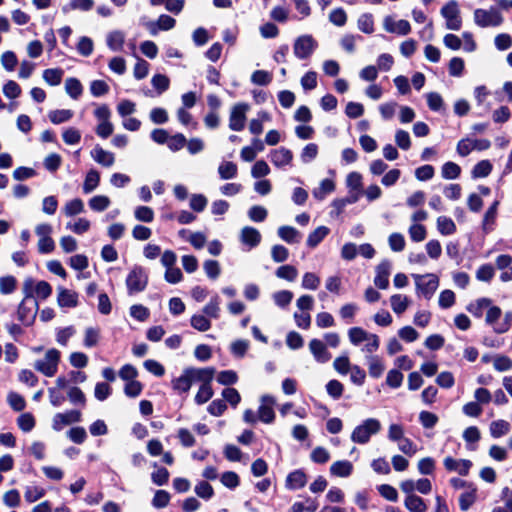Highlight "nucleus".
<instances>
[{
  "label": "nucleus",
  "instance_id": "5fc2aeb1",
  "mask_svg": "<svg viewBox=\"0 0 512 512\" xmlns=\"http://www.w3.org/2000/svg\"><path fill=\"white\" fill-rule=\"evenodd\" d=\"M492 171V164L488 160H482L478 162L473 170L472 177L473 178H483L487 177Z\"/></svg>",
  "mask_w": 512,
  "mask_h": 512
},
{
  "label": "nucleus",
  "instance_id": "4468645a",
  "mask_svg": "<svg viewBox=\"0 0 512 512\" xmlns=\"http://www.w3.org/2000/svg\"><path fill=\"white\" fill-rule=\"evenodd\" d=\"M82 414L78 410H70L64 413H57L52 419V428L61 431L65 426L81 421Z\"/></svg>",
  "mask_w": 512,
  "mask_h": 512
},
{
  "label": "nucleus",
  "instance_id": "774afa93",
  "mask_svg": "<svg viewBox=\"0 0 512 512\" xmlns=\"http://www.w3.org/2000/svg\"><path fill=\"white\" fill-rule=\"evenodd\" d=\"M353 365L350 364L348 356L342 355L335 358L333 362V368L342 375H346Z\"/></svg>",
  "mask_w": 512,
  "mask_h": 512
},
{
  "label": "nucleus",
  "instance_id": "1a4fd4ad",
  "mask_svg": "<svg viewBox=\"0 0 512 512\" xmlns=\"http://www.w3.org/2000/svg\"><path fill=\"white\" fill-rule=\"evenodd\" d=\"M318 47L317 41L312 35H301L297 37L293 44V53L297 59H308Z\"/></svg>",
  "mask_w": 512,
  "mask_h": 512
},
{
  "label": "nucleus",
  "instance_id": "0eeeda50",
  "mask_svg": "<svg viewBox=\"0 0 512 512\" xmlns=\"http://www.w3.org/2000/svg\"><path fill=\"white\" fill-rule=\"evenodd\" d=\"M23 292L26 295V299L45 300L51 296L52 287L46 281L35 282L33 279L28 278L23 283Z\"/></svg>",
  "mask_w": 512,
  "mask_h": 512
},
{
  "label": "nucleus",
  "instance_id": "0e129e2a",
  "mask_svg": "<svg viewBox=\"0 0 512 512\" xmlns=\"http://www.w3.org/2000/svg\"><path fill=\"white\" fill-rule=\"evenodd\" d=\"M267 215V209L260 205H254L248 210V217L253 222H263L267 218Z\"/></svg>",
  "mask_w": 512,
  "mask_h": 512
},
{
  "label": "nucleus",
  "instance_id": "c9c22d12",
  "mask_svg": "<svg viewBox=\"0 0 512 512\" xmlns=\"http://www.w3.org/2000/svg\"><path fill=\"white\" fill-rule=\"evenodd\" d=\"M220 298L218 295L213 296L210 301L203 307L202 312L209 318L218 319L220 316Z\"/></svg>",
  "mask_w": 512,
  "mask_h": 512
},
{
  "label": "nucleus",
  "instance_id": "f3484780",
  "mask_svg": "<svg viewBox=\"0 0 512 512\" xmlns=\"http://www.w3.org/2000/svg\"><path fill=\"white\" fill-rule=\"evenodd\" d=\"M443 465L447 471L457 472L462 476H466L472 467V462L467 459H455L448 456L444 458Z\"/></svg>",
  "mask_w": 512,
  "mask_h": 512
},
{
  "label": "nucleus",
  "instance_id": "9b49d317",
  "mask_svg": "<svg viewBox=\"0 0 512 512\" xmlns=\"http://www.w3.org/2000/svg\"><path fill=\"white\" fill-rule=\"evenodd\" d=\"M148 283V276L144 268L140 266L134 267L126 278V286L129 294L143 291Z\"/></svg>",
  "mask_w": 512,
  "mask_h": 512
},
{
  "label": "nucleus",
  "instance_id": "a878e982",
  "mask_svg": "<svg viewBox=\"0 0 512 512\" xmlns=\"http://www.w3.org/2000/svg\"><path fill=\"white\" fill-rule=\"evenodd\" d=\"M353 464L348 460H339L332 463L330 466V473L333 476L346 478L353 472Z\"/></svg>",
  "mask_w": 512,
  "mask_h": 512
},
{
  "label": "nucleus",
  "instance_id": "a211bd4d",
  "mask_svg": "<svg viewBox=\"0 0 512 512\" xmlns=\"http://www.w3.org/2000/svg\"><path fill=\"white\" fill-rule=\"evenodd\" d=\"M239 239L243 245H246L249 249H252L260 244L262 236L256 228L245 226L240 231Z\"/></svg>",
  "mask_w": 512,
  "mask_h": 512
},
{
  "label": "nucleus",
  "instance_id": "2eb2a0df",
  "mask_svg": "<svg viewBox=\"0 0 512 512\" xmlns=\"http://www.w3.org/2000/svg\"><path fill=\"white\" fill-rule=\"evenodd\" d=\"M383 28L389 33L405 36L411 32V25L407 20H395L392 16H386L383 20Z\"/></svg>",
  "mask_w": 512,
  "mask_h": 512
},
{
  "label": "nucleus",
  "instance_id": "39448f33",
  "mask_svg": "<svg viewBox=\"0 0 512 512\" xmlns=\"http://www.w3.org/2000/svg\"><path fill=\"white\" fill-rule=\"evenodd\" d=\"M441 16L445 19L446 28L459 31L462 27V18L459 4L456 0H450L442 6Z\"/></svg>",
  "mask_w": 512,
  "mask_h": 512
},
{
  "label": "nucleus",
  "instance_id": "ea45409f",
  "mask_svg": "<svg viewBox=\"0 0 512 512\" xmlns=\"http://www.w3.org/2000/svg\"><path fill=\"white\" fill-rule=\"evenodd\" d=\"M63 74L60 68H50L43 71V79L48 85L57 86L61 83Z\"/></svg>",
  "mask_w": 512,
  "mask_h": 512
},
{
  "label": "nucleus",
  "instance_id": "8fccbe9b",
  "mask_svg": "<svg viewBox=\"0 0 512 512\" xmlns=\"http://www.w3.org/2000/svg\"><path fill=\"white\" fill-rule=\"evenodd\" d=\"M100 339V329L96 327H87L84 331V346L87 348L94 347Z\"/></svg>",
  "mask_w": 512,
  "mask_h": 512
},
{
  "label": "nucleus",
  "instance_id": "864d4df0",
  "mask_svg": "<svg viewBox=\"0 0 512 512\" xmlns=\"http://www.w3.org/2000/svg\"><path fill=\"white\" fill-rule=\"evenodd\" d=\"M272 298L274 300V303L278 307L285 308L291 303V301L293 299V293L288 290H281V291L275 292L272 295Z\"/></svg>",
  "mask_w": 512,
  "mask_h": 512
},
{
  "label": "nucleus",
  "instance_id": "680f3d73",
  "mask_svg": "<svg viewBox=\"0 0 512 512\" xmlns=\"http://www.w3.org/2000/svg\"><path fill=\"white\" fill-rule=\"evenodd\" d=\"M502 315V310L498 306H491L488 308L486 312L485 322L492 326L493 330L495 331V325H498L499 319Z\"/></svg>",
  "mask_w": 512,
  "mask_h": 512
},
{
  "label": "nucleus",
  "instance_id": "13d9d810",
  "mask_svg": "<svg viewBox=\"0 0 512 512\" xmlns=\"http://www.w3.org/2000/svg\"><path fill=\"white\" fill-rule=\"evenodd\" d=\"M408 233L410 239L414 242H422L427 236L426 228L422 224H412L408 229Z\"/></svg>",
  "mask_w": 512,
  "mask_h": 512
},
{
  "label": "nucleus",
  "instance_id": "6ab92c4d",
  "mask_svg": "<svg viewBox=\"0 0 512 512\" xmlns=\"http://www.w3.org/2000/svg\"><path fill=\"white\" fill-rule=\"evenodd\" d=\"M309 350L316 362L320 364L327 363L331 359V354L327 350L326 344L319 339H312L309 342Z\"/></svg>",
  "mask_w": 512,
  "mask_h": 512
},
{
  "label": "nucleus",
  "instance_id": "9d476101",
  "mask_svg": "<svg viewBox=\"0 0 512 512\" xmlns=\"http://www.w3.org/2000/svg\"><path fill=\"white\" fill-rule=\"evenodd\" d=\"M417 293L430 299L439 286V279L435 274L413 275Z\"/></svg>",
  "mask_w": 512,
  "mask_h": 512
},
{
  "label": "nucleus",
  "instance_id": "79ce46f5",
  "mask_svg": "<svg viewBox=\"0 0 512 512\" xmlns=\"http://www.w3.org/2000/svg\"><path fill=\"white\" fill-rule=\"evenodd\" d=\"M111 204L110 198L105 195H96L90 198L88 205L95 212L106 210Z\"/></svg>",
  "mask_w": 512,
  "mask_h": 512
},
{
  "label": "nucleus",
  "instance_id": "e2e57ef3",
  "mask_svg": "<svg viewBox=\"0 0 512 512\" xmlns=\"http://www.w3.org/2000/svg\"><path fill=\"white\" fill-rule=\"evenodd\" d=\"M3 94L9 99L18 98L21 95V87L13 80L7 81L2 88Z\"/></svg>",
  "mask_w": 512,
  "mask_h": 512
},
{
  "label": "nucleus",
  "instance_id": "f8f14e48",
  "mask_svg": "<svg viewBox=\"0 0 512 512\" xmlns=\"http://www.w3.org/2000/svg\"><path fill=\"white\" fill-rule=\"evenodd\" d=\"M276 399L269 394L262 395L260 397V405L257 410L258 419L265 423L271 424L275 420L274 406Z\"/></svg>",
  "mask_w": 512,
  "mask_h": 512
},
{
  "label": "nucleus",
  "instance_id": "473e14b6",
  "mask_svg": "<svg viewBox=\"0 0 512 512\" xmlns=\"http://www.w3.org/2000/svg\"><path fill=\"white\" fill-rule=\"evenodd\" d=\"M100 182V174L97 170L91 169L87 172L84 183H83V192L85 194H89L94 191Z\"/></svg>",
  "mask_w": 512,
  "mask_h": 512
},
{
  "label": "nucleus",
  "instance_id": "4c0bfd02",
  "mask_svg": "<svg viewBox=\"0 0 512 512\" xmlns=\"http://www.w3.org/2000/svg\"><path fill=\"white\" fill-rule=\"evenodd\" d=\"M371 334L361 327H352L348 330L349 341L355 346L365 342Z\"/></svg>",
  "mask_w": 512,
  "mask_h": 512
},
{
  "label": "nucleus",
  "instance_id": "a18cd8bd",
  "mask_svg": "<svg viewBox=\"0 0 512 512\" xmlns=\"http://www.w3.org/2000/svg\"><path fill=\"white\" fill-rule=\"evenodd\" d=\"M65 90L71 98L78 99L83 92V87L78 79L70 77L65 81Z\"/></svg>",
  "mask_w": 512,
  "mask_h": 512
},
{
  "label": "nucleus",
  "instance_id": "bf43d9fd",
  "mask_svg": "<svg viewBox=\"0 0 512 512\" xmlns=\"http://www.w3.org/2000/svg\"><path fill=\"white\" fill-rule=\"evenodd\" d=\"M388 244L392 251L401 252L405 248V238L401 233H392L388 237Z\"/></svg>",
  "mask_w": 512,
  "mask_h": 512
},
{
  "label": "nucleus",
  "instance_id": "2f4dec72",
  "mask_svg": "<svg viewBox=\"0 0 512 512\" xmlns=\"http://www.w3.org/2000/svg\"><path fill=\"white\" fill-rule=\"evenodd\" d=\"M85 210L84 202L80 198H74L65 203L63 206V213L67 217H73L75 215L83 213Z\"/></svg>",
  "mask_w": 512,
  "mask_h": 512
},
{
  "label": "nucleus",
  "instance_id": "f03ea898",
  "mask_svg": "<svg viewBox=\"0 0 512 512\" xmlns=\"http://www.w3.org/2000/svg\"><path fill=\"white\" fill-rule=\"evenodd\" d=\"M382 425L376 418H367L357 425L351 433V441L357 444H367L373 435L380 432Z\"/></svg>",
  "mask_w": 512,
  "mask_h": 512
},
{
  "label": "nucleus",
  "instance_id": "338daca9",
  "mask_svg": "<svg viewBox=\"0 0 512 512\" xmlns=\"http://www.w3.org/2000/svg\"><path fill=\"white\" fill-rule=\"evenodd\" d=\"M271 257L274 262L282 263L288 259L289 251L285 246L276 244L271 248Z\"/></svg>",
  "mask_w": 512,
  "mask_h": 512
},
{
  "label": "nucleus",
  "instance_id": "de8ad7c7",
  "mask_svg": "<svg viewBox=\"0 0 512 512\" xmlns=\"http://www.w3.org/2000/svg\"><path fill=\"white\" fill-rule=\"evenodd\" d=\"M74 113L69 109H60L50 111L48 117L53 124H61L69 121L73 117Z\"/></svg>",
  "mask_w": 512,
  "mask_h": 512
},
{
  "label": "nucleus",
  "instance_id": "7c9ffc66",
  "mask_svg": "<svg viewBox=\"0 0 512 512\" xmlns=\"http://www.w3.org/2000/svg\"><path fill=\"white\" fill-rule=\"evenodd\" d=\"M404 506L410 512H426L428 509L425 501L417 495L406 496Z\"/></svg>",
  "mask_w": 512,
  "mask_h": 512
},
{
  "label": "nucleus",
  "instance_id": "c85d7f7f",
  "mask_svg": "<svg viewBox=\"0 0 512 512\" xmlns=\"http://www.w3.org/2000/svg\"><path fill=\"white\" fill-rule=\"evenodd\" d=\"M477 500V488L469 485L468 489L459 496V506L462 511H468Z\"/></svg>",
  "mask_w": 512,
  "mask_h": 512
},
{
  "label": "nucleus",
  "instance_id": "603ef678",
  "mask_svg": "<svg viewBox=\"0 0 512 512\" xmlns=\"http://www.w3.org/2000/svg\"><path fill=\"white\" fill-rule=\"evenodd\" d=\"M276 276L287 281H294L298 276V270L292 265H282L277 268Z\"/></svg>",
  "mask_w": 512,
  "mask_h": 512
},
{
  "label": "nucleus",
  "instance_id": "dca6fc26",
  "mask_svg": "<svg viewBox=\"0 0 512 512\" xmlns=\"http://www.w3.org/2000/svg\"><path fill=\"white\" fill-rule=\"evenodd\" d=\"M391 262L389 260L381 261L375 269L376 275L374 284L379 289H387L389 286V276L391 274Z\"/></svg>",
  "mask_w": 512,
  "mask_h": 512
},
{
  "label": "nucleus",
  "instance_id": "a19ab883",
  "mask_svg": "<svg viewBox=\"0 0 512 512\" xmlns=\"http://www.w3.org/2000/svg\"><path fill=\"white\" fill-rule=\"evenodd\" d=\"M238 167L231 161L223 162L218 167V173L221 179L228 180L236 177Z\"/></svg>",
  "mask_w": 512,
  "mask_h": 512
},
{
  "label": "nucleus",
  "instance_id": "b1692460",
  "mask_svg": "<svg viewBox=\"0 0 512 512\" xmlns=\"http://www.w3.org/2000/svg\"><path fill=\"white\" fill-rule=\"evenodd\" d=\"M330 233V229L327 226H318L311 231L306 240V245L310 249H315Z\"/></svg>",
  "mask_w": 512,
  "mask_h": 512
},
{
  "label": "nucleus",
  "instance_id": "69168bd1",
  "mask_svg": "<svg viewBox=\"0 0 512 512\" xmlns=\"http://www.w3.org/2000/svg\"><path fill=\"white\" fill-rule=\"evenodd\" d=\"M135 218L138 221L150 223L154 219V212L148 206H138L134 211Z\"/></svg>",
  "mask_w": 512,
  "mask_h": 512
},
{
  "label": "nucleus",
  "instance_id": "393cba45",
  "mask_svg": "<svg viewBox=\"0 0 512 512\" xmlns=\"http://www.w3.org/2000/svg\"><path fill=\"white\" fill-rule=\"evenodd\" d=\"M277 234L280 239L288 244H298L302 237L301 233L296 228L288 225L280 226L277 230Z\"/></svg>",
  "mask_w": 512,
  "mask_h": 512
},
{
  "label": "nucleus",
  "instance_id": "58836bf2",
  "mask_svg": "<svg viewBox=\"0 0 512 512\" xmlns=\"http://www.w3.org/2000/svg\"><path fill=\"white\" fill-rule=\"evenodd\" d=\"M335 189L334 181L331 179H323L319 186L313 190V196L318 199L322 200L325 198V196L331 192H333Z\"/></svg>",
  "mask_w": 512,
  "mask_h": 512
},
{
  "label": "nucleus",
  "instance_id": "052dcab7",
  "mask_svg": "<svg viewBox=\"0 0 512 512\" xmlns=\"http://www.w3.org/2000/svg\"><path fill=\"white\" fill-rule=\"evenodd\" d=\"M404 375L398 369H391L386 375V384L393 388H399L402 385Z\"/></svg>",
  "mask_w": 512,
  "mask_h": 512
},
{
  "label": "nucleus",
  "instance_id": "37998d69",
  "mask_svg": "<svg viewBox=\"0 0 512 512\" xmlns=\"http://www.w3.org/2000/svg\"><path fill=\"white\" fill-rule=\"evenodd\" d=\"M46 494L44 488L36 485H29L25 487L24 498L28 503H34L43 498Z\"/></svg>",
  "mask_w": 512,
  "mask_h": 512
},
{
  "label": "nucleus",
  "instance_id": "4be33fe9",
  "mask_svg": "<svg viewBox=\"0 0 512 512\" xmlns=\"http://www.w3.org/2000/svg\"><path fill=\"white\" fill-rule=\"evenodd\" d=\"M91 157L103 167H111L115 162V155L110 151L104 150L99 145H96L91 150Z\"/></svg>",
  "mask_w": 512,
  "mask_h": 512
},
{
  "label": "nucleus",
  "instance_id": "ddd939ff",
  "mask_svg": "<svg viewBox=\"0 0 512 512\" xmlns=\"http://www.w3.org/2000/svg\"><path fill=\"white\" fill-rule=\"evenodd\" d=\"M250 106L246 103L235 104L230 111L229 128L233 131H241L245 127L246 114Z\"/></svg>",
  "mask_w": 512,
  "mask_h": 512
},
{
  "label": "nucleus",
  "instance_id": "e433bc0d",
  "mask_svg": "<svg viewBox=\"0 0 512 512\" xmlns=\"http://www.w3.org/2000/svg\"><path fill=\"white\" fill-rule=\"evenodd\" d=\"M437 229L442 235H452L456 231V225L454 221L447 216H439L437 218Z\"/></svg>",
  "mask_w": 512,
  "mask_h": 512
},
{
  "label": "nucleus",
  "instance_id": "49530a36",
  "mask_svg": "<svg viewBox=\"0 0 512 512\" xmlns=\"http://www.w3.org/2000/svg\"><path fill=\"white\" fill-rule=\"evenodd\" d=\"M190 324L200 332L208 331L211 328V321L204 313L194 314L190 319Z\"/></svg>",
  "mask_w": 512,
  "mask_h": 512
},
{
  "label": "nucleus",
  "instance_id": "6e6d98bb",
  "mask_svg": "<svg viewBox=\"0 0 512 512\" xmlns=\"http://www.w3.org/2000/svg\"><path fill=\"white\" fill-rule=\"evenodd\" d=\"M318 145L315 143L307 144L301 151L300 159L303 163H309L313 161L318 155Z\"/></svg>",
  "mask_w": 512,
  "mask_h": 512
},
{
  "label": "nucleus",
  "instance_id": "cd10ccee",
  "mask_svg": "<svg viewBox=\"0 0 512 512\" xmlns=\"http://www.w3.org/2000/svg\"><path fill=\"white\" fill-rule=\"evenodd\" d=\"M307 483L306 474L302 470H295L288 474L286 478V487L296 490L304 487Z\"/></svg>",
  "mask_w": 512,
  "mask_h": 512
},
{
  "label": "nucleus",
  "instance_id": "3c124183",
  "mask_svg": "<svg viewBox=\"0 0 512 512\" xmlns=\"http://www.w3.org/2000/svg\"><path fill=\"white\" fill-rule=\"evenodd\" d=\"M358 29L366 34H371L374 31V19L372 14H362L357 21Z\"/></svg>",
  "mask_w": 512,
  "mask_h": 512
},
{
  "label": "nucleus",
  "instance_id": "09e8293b",
  "mask_svg": "<svg viewBox=\"0 0 512 512\" xmlns=\"http://www.w3.org/2000/svg\"><path fill=\"white\" fill-rule=\"evenodd\" d=\"M491 306V300L489 298H480L468 306V311L475 317H481L484 310H488Z\"/></svg>",
  "mask_w": 512,
  "mask_h": 512
},
{
  "label": "nucleus",
  "instance_id": "c756f323",
  "mask_svg": "<svg viewBox=\"0 0 512 512\" xmlns=\"http://www.w3.org/2000/svg\"><path fill=\"white\" fill-rule=\"evenodd\" d=\"M125 42V34L120 30H114L107 34L106 43L110 50L121 51Z\"/></svg>",
  "mask_w": 512,
  "mask_h": 512
},
{
  "label": "nucleus",
  "instance_id": "5701e85b",
  "mask_svg": "<svg viewBox=\"0 0 512 512\" xmlns=\"http://www.w3.org/2000/svg\"><path fill=\"white\" fill-rule=\"evenodd\" d=\"M368 372L370 377L378 379L385 371V364L381 357L378 355H366Z\"/></svg>",
  "mask_w": 512,
  "mask_h": 512
},
{
  "label": "nucleus",
  "instance_id": "412c9836",
  "mask_svg": "<svg viewBox=\"0 0 512 512\" xmlns=\"http://www.w3.org/2000/svg\"><path fill=\"white\" fill-rule=\"evenodd\" d=\"M57 303L60 307H76L78 304V294L64 287L57 288Z\"/></svg>",
  "mask_w": 512,
  "mask_h": 512
},
{
  "label": "nucleus",
  "instance_id": "20e7f679",
  "mask_svg": "<svg viewBox=\"0 0 512 512\" xmlns=\"http://www.w3.org/2000/svg\"><path fill=\"white\" fill-rule=\"evenodd\" d=\"M215 372V369L212 367L203 368L201 378L198 380L200 387L195 395V402L198 405L208 402L213 397L214 391L212 389L211 382L214 378Z\"/></svg>",
  "mask_w": 512,
  "mask_h": 512
},
{
  "label": "nucleus",
  "instance_id": "6e6552de",
  "mask_svg": "<svg viewBox=\"0 0 512 512\" xmlns=\"http://www.w3.org/2000/svg\"><path fill=\"white\" fill-rule=\"evenodd\" d=\"M53 228L48 223H40L35 226V234L38 237L37 248L40 254H49L55 249V242L51 237Z\"/></svg>",
  "mask_w": 512,
  "mask_h": 512
},
{
  "label": "nucleus",
  "instance_id": "bb28decb",
  "mask_svg": "<svg viewBox=\"0 0 512 512\" xmlns=\"http://www.w3.org/2000/svg\"><path fill=\"white\" fill-rule=\"evenodd\" d=\"M389 301L392 311L397 315L403 314L411 304L409 297L403 294H393Z\"/></svg>",
  "mask_w": 512,
  "mask_h": 512
},
{
  "label": "nucleus",
  "instance_id": "72a5a7b5",
  "mask_svg": "<svg viewBox=\"0 0 512 512\" xmlns=\"http://www.w3.org/2000/svg\"><path fill=\"white\" fill-rule=\"evenodd\" d=\"M511 425L506 420H496L490 424L489 430L493 438H500L509 433Z\"/></svg>",
  "mask_w": 512,
  "mask_h": 512
},
{
  "label": "nucleus",
  "instance_id": "423d86ee",
  "mask_svg": "<svg viewBox=\"0 0 512 512\" xmlns=\"http://www.w3.org/2000/svg\"><path fill=\"white\" fill-rule=\"evenodd\" d=\"M203 368H186L183 373L172 380V388L177 393H186L190 390L193 383L201 378Z\"/></svg>",
  "mask_w": 512,
  "mask_h": 512
},
{
  "label": "nucleus",
  "instance_id": "7ed1b4c3",
  "mask_svg": "<svg viewBox=\"0 0 512 512\" xmlns=\"http://www.w3.org/2000/svg\"><path fill=\"white\" fill-rule=\"evenodd\" d=\"M473 20L480 28L498 27L504 21L501 12L494 7H490L489 9H475L473 12Z\"/></svg>",
  "mask_w": 512,
  "mask_h": 512
},
{
  "label": "nucleus",
  "instance_id": "c03bdc74",
  "mask_svg": "<svg viewBox=\"0 0 512 512\" xmlns=\"http://www.w3.org/2000/svg\"><path fill=\"white\" fill-rule=\"evenodd\" d=\"M90 227L91 223L86 218H77L74 222H68L66 224V229L78 235L86 233Z\"/></svg>",
  "mask_w": 512,
  "mask_h": 512
},
{
  "label": "nucleus",
  "instance_id": "4d7b16f0",
  "mask_svg": "<svg viewBox=\"0 0 512 512\" xmlns=\"http://www.w3.org/2000/svg\"><path fill=\"white\" fill-rule=\"evenodd\" d=\"M461 168L454 162H446L441 169L442 177L445 179H456L459 177Z\"/></svg>",
  "mask_w": 512,
  "mask_h": 512
},
{
  "label": "nucleus",
  "instance_id": "f704fd0d",
  "mask_svg": "<svg viewBox=\"0 0 512 512\" xmlns=\"http://www.w3.org/2000/svg\"><path fill=\"white\" fill-rule=\"evenodd\" d=\"M94 6V0H70L69 3L63 6L62 10L64 13L70 11H89Z\"/></svg>",
  "mask_w": 512,
  "mask_h": 512
},
{
  "label": "nucleus",
  "instance_id": "aec40b11",
  "mask_svg": "<svg viewBox=\"0 0 512 512\" xmlns=\"http://www.w3.org/2000/svg\"><path fill=\"white\" fill-rule=\"evenodd\" d=\"M270 160L276 167H283L292 162L293 153L285 147H280L270 152Z\"/></svg>",
  "mask_w": 512,
  "mask_h": 512
},
{
  "label": "nucleus",
  "instance_id": "f257e3e1",
  "mask_svg": "<svg viewBox=\"0 0 512 512\" xmlns=\"http://www.w3.org/2000/svg\"><path fill=\"white\" fill-rule=\"evenodd\" d=\"M34 352H43V355L35 359L33 368L46 377H53L58 372L59 363L61 360V353L56 348L43 350L42 347L33 349Z\"/></svg>",
  "mask_w": 512,
  "mask_h": 512
}]
</instances>
